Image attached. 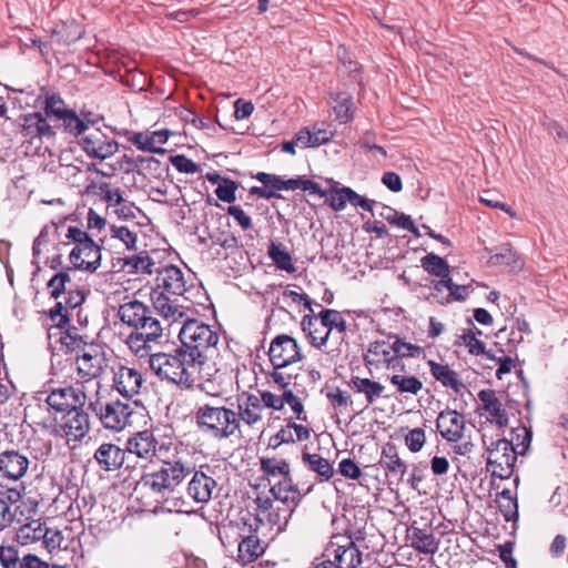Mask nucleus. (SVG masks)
Masks as SVG:
<instances>
[{
    "instance_id": "nucleus-1",
    "label": "nucleus",
    "mask_w": 568,
    "mask_h": 568,
    "mask_svg": "<svg viewBox=\"0 0 568 568\" xmlns=\"http://www.w3.org/2000/svg\"><path fill=\"white\" fill-rule=\"evenodd\" d=\"M120 321L134 331L128 336L126 345L138 357H146L163 335V327L146 305L140 301H130L118 310Z\"/></svg>"
},
{
    "instance_id": "nucleus-2",
    "label": "nucleus",
    "mask_w": 568,
    "mask_h": 568,
    "mask_svg": "<svg viewBox=\"0 0 568 568\" xmlns=\"http://www.w3.org/2000/svg\"><path fill=\"white\" fill-rule=\"evenodd\" d=\"M181 349L193 365L202 366L217 353L220 335L199 320L186 318L179 331Z\"/></svg>"
},
{
    "instance_id": "nucleus-3",
    "label": "nucleus",
    "mask_w": 568,
    "mask_h": 568,
    "mask_svg": "<svg viewBox=\"0 0 568 568\" xmlns=\"http://www.w3.org/2000/svg\"><path fill=\"white\" fill-rule=\"evenodd\" d=\"M194 419L199 430L214 439H225L240 428L237 412L210 403L197 406Z\"/></svg>"
},
{
    "instance_id": "nucleus-4",
    "label": "nucleus",
    "mask_w": 568,
    "mask_h": 568,
    "mask_svg": "<svg viewBox=\"0 0 568 568\" xmlns=\"http://www.w3.org/2000/svg\"><path fill=\"white\" fill-rule=\"evenodd\" d=\"M149 364L151 369L161 379H165L173 384L184 387H191L194 379L191 368L195 365L190 362L185 353L179 348L173 354L150 352Z\"/></svg>"
},
{
    "instance_id": "nucleus-5",
    "label": "nucleus",
    "mask_w": 568,
    "mask_h": 568,
    "mask_svg": "<svg viewBox=\"0 0 568 568\" xmlns=\"http://www.w3.org/2000/svg\"><path fill=\"white\" fill-rule=\"evenodd\" d=\"M193 471V466L182 459L164 462L156 471L145 474L139 484L159 497H165L174 491Z\"/></svg>"
},
{
    "instance_id": "nucleus-6",
    "label": "nucleus",
    "mask_w": 568,
    "mask_h": 568,
    "mask_svg": "<svg viewBox=\"0 0 568 568\" xmlns=\"http://www.w3.org/2000/svg\"><path fill=\"white\" fill-rule=\"evenodd\" d=\"M483 443L488 455L487 470L500 479L509 478L517 460V452L513 442L504 438H487L486 435H483Z\"/></svg>"
},
{
    "instance_id": "nucleus-7",
    "label": "nucleus",
    "mask_w": 568,
    "mask_h": 568,
    "mask_svg": "<svg viewBox=\"0 0 568 568\" xmlns=\"http://www.w3.org/2000/svg\"><path fill=\"white\" fill-rule=\"evenodd\" d=\"M106 366L104 353L99 345H89L83 352L77 356L78 374L84 379L79 384L88 385L90 392L98 390L100 383L97 378L101 375Z\"/></svg>"
},
{
    "instance_id": "nucleus-8",
    "label": "nucleus",
    "mask_w": 568,
    "mask_h": 568,
    "mask_svg": "<svg viewBox=\"0 0 568 568\" xmlns=\"http://www.w3.org/2000/svg\"><path fill=\"white\" fill-rule=\"evenodd\" d=\"M91 429L90 416L82 407L69 409L58 427L59 434L65 438L67 445L74 449Z\"/></svg>"
},
{
    "instance_id": "nucleus-9",
    "label": "nucleus",
    "mask_w": 568,
    "mask_h": 568,
    "mask_svg": "<svg viewBox=\"0 0 568 568\" xmlns=\"http://www.w3.org/2000/svg\"><path fill=\"white\" fill-rule=\"evenodd\" d=\"M94 412L104 428L121 432L130 423L133 408L130 403L116 399L97 405Z\"/></svg>"
},
{
    "instance_id": "nucleus-10",
    "label": "nucleus",
    "mask_w": 568,
    "mask_h": 568,
    "mask_svg": "<svg viewBox=\"0 0 568 568\" xmlns=\"http://www.w3.org/2000/svg\"><path fill=\"white\" fill-rule=\"evenodd\" d=\"M88 385L75 383L73 386L55 388L47 397V404L57 412H69L83 407L87 398Z\"/></svg>"
},
{
    "instance_id": "nucleus-11",
    "label": "nucleus",
    "mask_w": 568,
    "mask_h": 568,
    "mask_svg": "<svg viewBox=\"0 0 568 568\" xmlns=\"http://www.w3.org/2000/svg\"><path fill=\"white\" fill-rule=\"evenodd\" d=\"M247 516L248 518L241 517V521H243V528L240 536L242 539L237 548V559L243 565L255 561L260 556L264 554V547L261 545V540L256 535L257 520L256 518H251L248 514Z\"/></svg>"
},
{
    "instance_id": "nucleus-12",
    "label": "nucleus",
    "mask_w": 568,
    "mask_h": 568,
    "mask_svg": "<svg viewBox=\"0 0 568 568\" xmlns=\"http://www.w3.org/2000/svg\"><path fill=\"white\" fill-rule=\"evenodd\" d=\"M270 361L275 368H283L303 358L297 342L288 335L276 336L268 348Z\"/></svg>"
},
{
    "instance_id": "nucleus-13",
    "label": "nucleus",
    "mask_w": 568,
    "mask_h": 568,
    "mask_svg": "<svg viewBox=\"0 0 568 568\" xmlns=\"http://www.w3.org/2000/svg\"><path fill=\"white\" fill-rule=\"evenodd\" d=\"M364 362L368 367H385L388 371L405 369L403 362L398 361L397 356L394 355L390 338L371 343L364 355Z\"/></svg>"
},
{
    "instance_id": "nucleus-14",
    "label": "nucleus",
    "mask_w": 568,
    "mask_h": 568,
    "mask_svg": "<svg viewBox=\"0 0 568 568\" xmlns=\"http://www.w3.org/2000/svg\"><path fill=\"white\" fill-rule=\"evenodd\" d=\"M154 310L163 317L169 326L175 323H184L189 318V308L179 304L176 298H171L159 288H153L150 294Z\"/></svg>"
},
{
    "instance_id": "nucleus-15",
    "label": "nucleus",
    "mask_w": 568,
    "mask_h": 568,
    "mask_svg": "<svg viewBox=\"0 0 568 568\" xmlns=\"http://www.w3.org/2000/svg\"><path fill=\"white\" fill-rule=\"evenodd\" d=\"M69 257L75 268L94 272L101 265V248L93 240L84 241L75 244Z\"/></svg>"
},
{
    "instance_id": "nucleus-16",
    "label": "nucleus",
    "mask_w": 568,
    "mask_h": 568,
    "mask_svg": "<svg viewBox=\"0 0 568 568\" xmlns=\"http://www.w3.org/2000/svg\"><path fill=\"white\" fill-rule=\"evenodd\" d=\"M465 417L456 410H442L436 419V427L440 436L449 443H457L464 436Z\"/></svg>"
},
{
    "instance_id": "nucleus-17",
    "label": "nucleus",
    "mask_w": 568,
    "mask_h": 568,
    "mask_svg": "<svg viewBox=\"0 0 568 568\" xmlns=\"http://www.w3.org/2000/svg\"><path fill=\"white\" fill-rule=\"evenodd\" d=\"M144 383L142 373L130 366H119L114 371L113 384L114 388L126 398H131L140 393Z\"/></svg>"
},
{
    "instance_id": "nucleus-18",
    "label": "nucleus",
    "mask_w": 568,
    "mask_h": 568,
    "mask_svg": "<svg viewBox=\"0 0 568 568\" xmlns=\"http://www.w3.org/2000/svg\"><path fill=\"white\" fill-rule=\"evenodd\" d=\"M27 454L18 450H7L0 454V474L12 480L22 478L30 466Z\"/></svg>"
},
{
    "instance_id": "nucleus-19",
    "label": "nucleus",
    "mask_w": 568,
    "mask_h": 568,
    "mask_svg": "<svg viewBox=\"0 0 568 568\" xmlns=\"http://www.w3.org/2000/svg\"><path fill=\"white\" fill-rule=\"evenodd\" d=\"M329 206L334 211H342L345 209L347 202L351 203L353 206H359L365 211L371 212L374 214V205H376V201L368 200L359 194H357L355 191H353L351 187H342L338 190H332L329 193Z\"/></svg>"
},
{
    "instance_id": "nucleus-20",
    "label": "nucleus",
    "mask_w": 568,
    "mask_h": 568,
    "mask_svg": "<svg viewBox=\"0 0 568 568\" xmlns=\"http://www.w3.org/2000/svg\"><path fill=\"white\" fill-rule=\"evenodd\" d=\"M156 286L164 293L168 292L173 295L181 296L185 292V281L181 268L169 265L163 268H158L155 277Z\"/></svg>"
},
{
    "instance_id": "nucleus-21",
    "label": "nucleus",
    "mask_w": 568,
    "mask_h": 568,
    "mask_svg": "<svg viewBox=\"0 0 568 568\" xmlns=\"http://www.w3.org/2000/svg\"><path fill=\"white\" fill-rule=\"evenodd\" d=\"M216 488L214 478L203 471H195L187 484L186 494L196 504H207Z\"/></svg>"
},
{
    "instance_id": "nucleus-22",
    "label": "nucleus",
    "mask_w": 568,
    "mask_h": 568,
    "mask_svg": "<svg viewBox=\"0 0 568 568\" xmlns=\"http://www.w3.org/2000/svg\"><path fill=\"white\" fill-rule=\"evenodd\" d=\"M21 133L24 138L42 139L53 138V126L49 123L48 119L40 112H33L23 115L21 123Z\"/></svg>"
},
{
    "instance_id": "nucleus-23",
    "label": "nucleus",
    "mask_w": 568,
    "mask_h": 568,
    "mask_svg": "<svg viewBox=\"0 0 568 568\" xmlns=\"http://www.w3.org/2000/svg\"><path fill=\"white\" fill-rule=\"evenodd\" d=\"M126 452L112 443L101 444L94 453L99 467L105 471H114L124 464Z\"/></svg>"
},
{
    "instance_id": "nucleus-24",
    "label": "nucleus",
    "mask_w": 568,
    "mask_h": 568,
    "mask_svg": "<svg viewBox=\"0 0 568 568\" xmlns=\"http://www.w3.org/2000/svg\"><path fill=\"white\" fill-rule=\"evenodd\" d=\"M158 440L150 430H142L130 437L126 443V453L139 458L151 460L156 455Z\"/></svg>"
},
{
    "instance_id": "nucleus-25",
    "label": "nucleus",
    "mask_w": 568,
    "mask_h": 568,
    "mask_svg": "<svg viewBox=\"0 0 568 568\" xmlns=\"http://www.w3.org/2000/svg\"><path fill=\"white\" fill-rule=\"evenodd\" d=\"M331 547L334 548L336 568H357L362 564V552L349 538H346L342 545L332 542Z\"/></svg>"
},
{
    "instance_id": "nucleus-26",
    "label": "nucleus",
    "mask_w": 568,
    "mask_h": 568,
    "mask_svg": "<svg viewBox=\"0 0 568 568\" xmlns=\"http://www.w3.org/2000/svg\"><path fill=\"white\" fill-rule=\"evenodd\" d=\"M302 328L312 346L322 348L326 345L331 329L326 327L320 315H305L302 318Z\"/></svg>"
},
{
    "instance_id": "nucleus-27",
    "label": "nucleus",
    "mask_w": 568,
    "mask_h": 568,
    "mask_svg": "<svg viewBox=\"0 0 568 568\" xmlns=\"http://www.w3.org/2000/svg\"><path fill=\"white\" fill-rule=\"evenodd\" d=\"M256 180L260 181L264 186L267 189L273 190H296L302 189L304 191L308 190H315L316 184L313 183L310 180H302V179H290V180H283L277 175L268 174L265 172H260L256 174Z\"/></svg>"
},
{
    "instance_id": "nucleus-28",
    "label": "nucleus",
    "mask_w": 568,
    "mask_h": 568,
    "mask_svg": "<svg viewBox=\"0 0 568 568\" xmlns=\"http://www.w3.org/2000/svg\"><path fill=\"white\" fill-rule=\"evenodd\" d=\"M478 398L483 404V408L490 415V422L495 423L499 427H506L508 425V416L506 410L503 408V404L496 396L493 389H481L478 393Z\"/></svg>"
},
{
    "instance_id": "nucleus-29",
    "label": "nucleus",
    "mask_w": 568,
    "mask_h": 568,
    "mask_svg": "<svg viewBox=\"0 0 568 568\" xmlns=\"http://www.w3.org/2000/svg\"><path fill=\"white\" fill-rule=\"evenodd\" d=\"M270 491L274 496L275 500L287 506L288 516H291L294 507L301 500V494L293 484L291 477L280 479L271 487Z\"/></svg>"
},
{
    "instance_id": "nucleus-30",
    "label": "nucleus",
    "mask_w": 568,
    "mask_h": 568,
    "mask_svg": "<svg viewBox=\"0 0 568 568\" xmlns=\"http://www.w3.org/2000/svg\"><path fill=\"white\" fill-rule=\"evenodd\" d=\"M334 134L332 124L321 121L300 130L292 142H329Z\"/></svg>"
},
{
    "instance_id": "nucleus-31",
    "label": "nucleus",
    "mask_w": 568,
    "mask_h": 568,
    "mask_svg": "<svg viewBox=\"0 0 568 568\" xmlns=\"http://www.w3.org/2000/svg\"><path fill=\"white\" fill-rule=\"evenodd\" d=\"M182 120L185 122L186 130H184V135L191 139H195L193 134V130L203 131L204 136L212 138L213 132L217 131L216 124L209 118H200L193 111L184 109L181 113Z\"/></svg>"
},
{
    "instance_id": "nucleus-32",
    "label": "nucleus",
    "mask_w": 568,
    "mask_h": 568,
    "mask_svg": "<svg viewBox=\"0 0 568 568\" xmlns=\"http://www.w3.org/2000/svg\"><path fill=\"white\" fill-rule=\"evenodd\" d=\"M263 405L261 404L260 397L255 395H248L246 398L239 404V417L240 423L253 426L262 419Z\"/></svg>"
},
{
    "instance_id": "nucleus-33",
    "label": "nucleus",
    "mask_w": 568,
    "mask_h": 568,
    "mask_svg": "<svg viewBox=\"0 0 568 568\" xmlns=\"http://www.w3.org/2000/svg\"><path fill=\"white\" fill-rule=\"evenodd\" d=\"M51 125L53 126V130H61L67 135L75 139L85 133L84 123L80 120V115H78L73 109L61 115V118L54 121Z\"/></svg>"
},
{
    "instance_id": "nucleus-34",
    "label": "nucleus",
    "mask_w": 568,
    "mask_h": 568,
    "mask_svg": "<svg viewBox=\"0 0 568 568\" xmlns=\"http://www.w3.org/2000/svg\"><path fill=\"white\" fill-rule=\"evenodd\" d=\"M392 372L388 378L398 393L417 395L423 389V383L419 378L405 375L404 369L400 368Z\"/></svg>"
},
{
    "instance_id": "nucleus-35",
    "label": "nucleus",
    "mask_w": 568,
    "mask_h": 568,
    "mask_svg": "<svg viewBox=\"0 0 568 568\" xmlns=\"http://www.w3.org/2000/svg\"><path fill=\"white\" fill-rule=\"evenodd\" d=\"M349 385L357 393H361L365 396L368 405L374 404L376 399L381 397L385 388L384 385L378 382L358 376L352 377Z\"/></svg>"
},
{
    "instance_id": "nucleus-36",
    "label": "nucleus",
    "mask_w": 568,
    "mask_h": 568,
    "mask_svg": "<svg viewBox=\"0 0 568 568\" xmlns=\"http://www.w3.org/2000/svg\"><path fill=\"white\" fill-rule=\"evenodd\" d=\"M432 375L440 382L445 387H450L456 393H460L464 385L459 381L456 372L450 369L448 365H443L435 363L433 361L429 362Z\"/></svg>"
},
{
    "instance_id": "nucleus-37",
    "label": "nucleus",
    "mask_w": 568,
    "mask_h": 568,
    "mask_svg": "<svg viewBox=\"0 0 568 568\" xmlns=\"http://www.w3.org/2000/svg\"><path fill=\"white\" fill-rule=\"evenodd\" d=\"M409 538L412 546L422 554H435L438 549V541L434 534L427 532L424 529L413 527L410 529Z\"/></svg>"
},
{
    "instance_id": "nucleus-38",
    "label": "nucleus",
    "mask_w": 568,
    "mask_h": 568,
    "mask_svg": "<svg viewBox=\"0 0 568 568\" xmlns=\"http://www.w3.org/2000/svg\"><path fill=\"white\" fill-rule=\"evenodd\" d=\"M379 463L382 467L394 475L403 477L406 474L407 466L399 458L396 447L392 444H387L383 447Z\"/></svg>"
},
{
    "instance_id": "nucleus-39",
    "label": "nucleus",
    "mask_w": 568,
    "mask_h": 568,
    "mask_svg": "<svg viewBox=\"0 0 568 568\" xmlns=\"http://www.w3.org/2000/svg\"><path fill=\"white\" fill-rule=\"evenodd\" d=\"M302 460L310 470L320 475L323 480H328L334 475V468L331 463L318 454L304 453Z\"/></svg>"
},
{
    "instance_id": "nucleus-40",
    "label": "nucleus",
    "mask_w": 568,
    "mask_h": 568,
    "mask_svg": "<svg viewBox=\"0 0 568 568\" xmlns=\"http://www.w3.org/2000/svg\"><path fill=\"white\" fill-rule=\"evenodd\" d=\"M267 254L270 258L275 263L277 268L287 273H294L296 271L291 254L286 251L282 243L271 242L268 245Z\"/></svg>"
},
{
    "instance_id": "nucleus-41",
    "label": "nucleus",
    "mask_w": 568,
    "mask_h": 568,
    "mask_svg": "<svg viewBox=\"0 0 568 568\" xmlns=\"http://www.w3.org/2000/svg\"><path fill=\"white\" fill-rule=\"evenodd\" d=\"M333 113L335 119L342 124L348 122L354 114L353 99L346 92H339L333 98Z\"/></svg>"
},
{
    "instance_id": "nucleus-42",
    "label": "nucleus",
    "mask_w": 568,
    "mask_h": 568,
    "mask_svg": "<svg viewBox=\"0 0 568 568\" xmlns=\"http://www.w3.org/2000/svg\"><path fill=\"white\" fill-rule=\"evenodd\" d=\"M45 526L40 520H31L22 525L17 531V540L22 545H29L42 540Z\"/></svg>"
},
{
    "instance_id": "nucleus-43",
    "label": "nucleus",
    "mask_w": 568,
    "mask_h": 568,
    "mask_svg": "<svg viewBox=\"0 0 568 568\" xmlns=\"http://www.w3.org/2000/svg\"><path fill=\"white\" fill-rule=\"evenodd\" d=\"M261 469L263 473L272 478H282L286 479L290 476V466L286 463V460L282 458H268V457H262L261 458Z\"/></svg>"
},
{
    "instance_id": "nucleus-44",
    "label": "nucleus",
    "mask_w": 568,
    "mask_h": 568,
    "mask_svg": "<svg viewBox=\"0 0 568 568\" xmlns=\"http://www.w3.org/2000/svg\"><path fill=\"white\" fill-rule=\"evenodd\" d=\"M389 338L394 355H396L400 362H403L404 357L417 358L424 353L422 346L406 342L397 335L389 336Z\"/></svg>"
},
{
    "instance_id": "nucleus-45",
    "label": "nucleus",
    "mask_w": 568,
    "mask_h": 568,
    "mask_svg": "<svg viewBox=\"0 0 568 568\" xmlns=\"http://www.w3.org/2000/svg\"><path fill=\"white\" fill-rule=\"evenodd\" d=\"M71 109L59 94H49L44 100V116L52 123Z\"/></svg>"
},
{
    "instance_id": "nucleus-46",
    "label": "nucleus",
    "mask_w": 568,
    "mask_h": 568,
    "mask_svg": "<svg viewBox=\"0 0 568 568\" xmlns=\"http://www.w3.org/2000/svg\"><path fill=\"white\" fill-rule=\"evenodd\" d=\"M422 266L432 275L443 280L449 278V266L444 258L436 254H428L422 258Z\"/></svg>"
},
{
    "instance_id": "nucleus-47",
    "label": "nucleus",
    "mask_w": 568,
    "mask_h": 568,
    "mask_svg": "<svg viewBox=\"0 0 568 568\" xmlns=\"http://www.w3.org/2000/svg\"><path fill=\"white\" fill-rule=\"evenodd\" d=\"M124 264L131 267L135 273H144V274H156L159 267L154 261L150 258V256L142 252L138 255H133L124 260Z\"/></svg>"
},
{
    "instance_id": "nucleus-48",
    "label": "nucleus",
    "mask_w": 568,
    "mask_h": 568,
    "mask_svg": "<svg viewBox=\"0 0 568 568\" xmlns=\"http://www.w3.org/2000/svg\"><path fill=\"white\" fill-rule=\"evenodd\" d=\"M476 334H481V332L479 329H476V332L473 329H468L467 332H465L460 336L463 344L468 348L470 354H481L493 359L494 357L485 349L484 343L476 337Z\"/></svg>"
},
{
    "instance_id": "nucleus-49",
    "label": "nucleus",
    "mask_w": 568,
    "mask_h": 568,
    "mask_svg": "<svg viewBox=\"0 0 568 568\" xmlns=\"http://www.w3.org/2000/svg\"><path fill=\"white\" fill-rule=\"evenodd\" d=\"M489 263L491 265H507L513 268L520 267L517 253L508 245L500 247V251L490 256Z\"/></svg>"
},
{
    "instance_id": "nucleus-50",
    "label": "nucleus",
    "mask_w": 568,
    "mask_h": 568,
    "mask_svg": "<svg viewBox=\"0 0 568 568\" xmlns=\"http://www.w3.org/2000/svg\"><path fill=\"white\" fill-rule=\"evenodd\" d=\"M326 325L331 329V333L335 329L339 334H344L346 331V321L342 314L335 310H323L318 314Z\"/></svg>"
},
{
    "instance_id": "nucleus-51",
    "label": "nucleus",
    "mask_w": 568,
    "mask_h": 568,
    "mask_svg": "<svg viewBox=\"0 0 568 568\" xmlns=\"http://www.w3.org/2000/svg\"><path fill=\"white\" fill-rule=\"evenodd\" d=\"M498 507L506 521L515 519L518 515L517 501L513 498L509 490L501 491L498 499Z\"/></svg>"
},
{
    "instance_id": "nucleus-52",
    "label": "nucleus",
    "mask_w": 568,
    "mask_h": 568,
    "mask_svg": "<svg viewBox=\"0 0 568 568\" xmlns=\"http://www.w3.org/2000/svg\"><path fill=\"white\" fill-rule=\"evenodd\" d=\"M111 236L120 240L128 250L136 251L138 235L126 226H111Z\"/></svg>"
},
{
    "instance_id": "nucleus-53",
    "label": "nucleus",
    "mask_w": 568,
    "mask_h": 568,
    "mask_svg": "<svg viewBox=\"0 0 568 568\" xmlns=\"http://www.w3.org/2000/svg\"><path fill=\"white\" fill-rule=\"evenodd\" d=\"M71 280L70 275L67 272H60L55 274L48 283V287L50 288L51 296L54 298H59L61 294H64L70 287Z\"/></svg>"
},
{
    "instance_id": "nucleus-54",
    "label": "nucleus",
    "mask_w": 568,
    "mask_h": 568,
    "mask_svg": "<svg viewBox=\"0 0 568 568\" xmlns=\"http://www.w3.org/2000/svg\"><path fill=\"white\" fill-rule=\"evenodd\" d=\"M0 562L3 568H22V559L13 546L0 547Z\"/></svg>"
},
{
    "instance_id": "nucleus-55",
    "label": "nucleus",
    "mask_w": 568,
    "mask_h": 568,
    "mask_svg": "<svg viewBox=\"0 0 568 568\" xmlns=\"http://www.w3.org/2000/svg\"><path fill=\"white\" fill-rule=\"evenodd\" d=\"M89 156L104 160L111 156L119 144H80Z\"/></svg>"
},
{
    "instance_id": "nucleus-56",
    "label": "nucleus",
    "mask_w": 568,
    "mask_h": 568,
    "mask_svg": "<svg viewBox=\"0 0 568 568\" xmlns=\"http://www.w3.org/2000/svg\"><path fill=\"white\" fill-rule=\"evenodd\" d=\"M173 131L162 129L158 131H153L151 134H146L143 132L134 133L132 138L129 139V142L140 143V142H166L170 136L174 135Z\"/></svg>"
},
{
    "instance_id": "nucleus-57",
    "label": "nucleus",
    "mask_w": 568,
    "mask_h": 568,
    "mask_svg": "<svg viewBox=\"0 0 568 568\" xmlns=\"http://www.w3.org/2000/svg\"><path fill=\"white\" fill-rule=\"evenodd\" d=\"M326 397L335 409L345 408L352 403L351 395L338 387H332L327 390Z\"/></svg>"
},
{
    "instance_id": "nucleus-58",
    "label": "nucleus",
    "mask_w": 568,
    "mask_h": 568,
    "mask_svg": "<svg viewBox=\"0 0 568 568\" xmlns=\"http://www.w3.org/2000/svg\"><path fill=\"white\" fill-rule=\"evenodd\" d=\"M426 442V435L424 429L422 428H414L409 430V433L405 436V444L407 448L413 452L417 453L422 450Z\"/></svg>"
},
{
    "instance_id": "nucleus-59",
    "label": "nucleus",
    "mask_w": 568,
    "mask_h": 568,
    "mask_svg": "<svg viewBox=\"0 0 568 568\" xmlns=\"http://www.w3.org/2000/svg\"><path fill=\"white\" fill-rule=\"evenodd\" d=\"M101 197L108 203L109 206H119L123 203V197L120 189L113 187L108 183L100 186Z\"/></svg>"
},
{
    "instance_id": "nucleus-60",
    "label": "nucleus",
    "mask_w": 568,
    "mask_h": 568,
    "mask_svg": "<svg viewBox=\"0 0 568 568\" xmlns=\"http://www.w3.org/2000/svg\"><path fill=\"white\" fill-rule=\"evenodd\" d=\"M439 286L446 287L449 291L450 295L457 301L466 300L469 293L468 286L455 284L450 277L439 281L438 284L436 285V288L440 290Z\"/></svg>"
},
{
    "instance_id": "nucleus-61",
    "label": "nucleus",
    "mask_w": 568,
    "mask_h": 568,
    "mask_svg": "<svg viewBox=\"0 0 568 568\" xmlns=\"http://www.w3.org/2000/svg\"><path fill=\"white\" fill-rule=\"evenodd\" d=\"M68 306L63 302H57L50 310L49 315L54 326L63 327L69 322Z\"/></svg>"
},
{
    "instance_id": "nucleus-62",
    "label": "nucleus",
    "mask_w": 568,
    "mask_h": 568,
    "mask_svg": "<svg viewBox=\"0 0 568 568\" xmlns=\"http://www.w3.org/2000/svg\"><path fill=\"white\" fill-rule=\"evenodd\" d=\"M285 405L291 407L297 419L306 420L303 403L291 389H284V406Z\"/></svg>"
},
{
    "instance_id": "nucleus-63",
    "label": "nucleus",
    "mask_w": 568,
    "mask_h": 568,
    "mask_svg": "<svg viewBox=\"0 0 568 568\" xmlns=\"http://www.w3.org/2000/svg\"><path fill=\"white\" fill-rule=\"evenodd\" d=\"M236 189L237 186L234 181L224 179L223 183L216 187L215 194L221 201L232 203L235 201Z\"/></svg>"
},
{
    "instance_id": "nucleus-64",
    "label": "nucleus",
    "mask_w": 568,
    "mask_h": 568,
    "mask_svg": "<svg viewBox=\"0 0 568 568\" xmlns=\"http://www.w3.org/2000/svg\"><path fill=\"white\" fill-rule=\"evenodd\" d=\"M62 541L63 536L60 530L45 527V534L42 537V542L49 551L60 548Z\"/></svg>"
}]
</instances>
